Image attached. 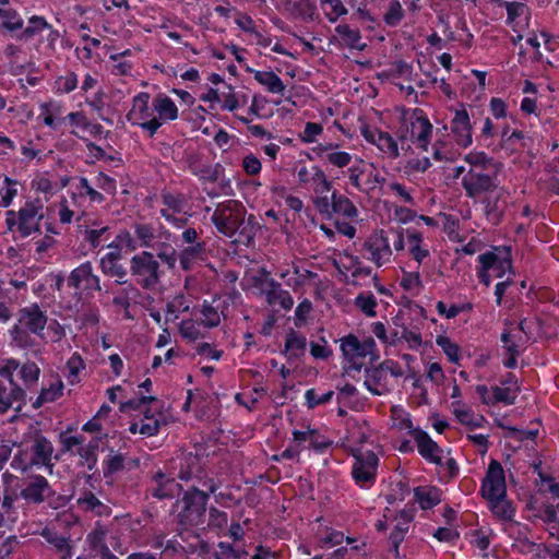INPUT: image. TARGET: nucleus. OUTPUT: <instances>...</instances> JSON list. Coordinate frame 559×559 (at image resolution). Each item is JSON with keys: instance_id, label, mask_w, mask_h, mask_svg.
Segmentation results:
<instances>
[{"instance_id": "obj_1", "label": "nucleus", "mask_w": 559, "mask_h": 559, "mask_svg": "<svg viewBox=\"0 0 559 559\" xmlns=\"http://www.w3.org/2000/svg\"><path fill=\"white\" fill-rule=\"evenodd\" d=\"M212 222L219 233L246 246L253 241L259 229L254 217L250 215L246 218L243 206L234 200L219 204L212 215Z\"/></svg>"}, {"instance_id": "obj_2", "label": "nucleus", "mask_w": 559, "mask_h": 559, "mask_svg": "<svg viewBox=\"0 0 559 559\" xmlns=\"http://www.w3.org/2000/svg\"><path fill=\"white\" fill-rule=\"evenodd\" d=\"M158 260L151 251H142L131 257L130 275L141 288L150 290L159 284L163 272Z\"/></svg>"}, {"instance_id": "obj_3", "label": "nucleus", "mask_w": 559, "mask_h": 559, "mask_svg": "<svg viewBox=\"0 0 559 559\" xmlns=\"http://www.w3.org/2000/svg\"><path fill=\"white\" fill-rule=\"evenodd\" d=\"M209 493L193 487L182 497L183 508L178 514V523L183 526H197L203 522Z\"/></svg>"}, {"instance_id": "obj_4", "label": "nucleus", "mask_w": 559, "mask_h": 559, "mask_svg": "<svg viewBox=\"0 0 559 559\" xmlns=\"http://www.w3.org/2000/svg\"><path fill=\"white\" fill-rule=\"evenodd\" d=\"M134 235L140 247L151 248L156 251V257L169 269H175L177 263V251L167 242L156 241L154 228L147 224H135Z\"/></svg>"}, {"instance_id": "obj_5", "label": "nucleus", "mask_w": 559, "mask_h": 559, "mask_svg": "<svg viewBox=\"0 0 559 559\" xmlns=\"http://www.w3.org/2000/svg\"><path fill=\"white\" fill-rule=\"evenodd\" d=\"M498 167L487 170L468 169L462 178V186L469 198H477L483 193L492 192L497 189Z\"/></svg>"}, {"instance_id": "obj_6", "label": "nucleus", "mask_w": 559, "mask_h": 559, "mask_svg": "<svg viewBox=\"0 0 559 559\" xmlns=\"http://www.w3.org/2000/svg\"><path fill=\"white\" fill-rule=\"evenodd\" d=\"M481 271L479 273L480 281L489 286L492 277L500 278L511 270V259L509 252L504 251L502 255L496 252H486L479 255Z\"/></svg>"}, {"instance_id": "obj_7", "label": "nucleus", "mask_w": 559, "mask_h": 559, "mask_svg": "<svg viewBox=\"0 0 559 559\" xmlns=\"http://www.w3.org/2000/svg\"><path fill=\"white\" fill-rule=\"evenodd\" d=\"M362 249L369 253L367 259L378 267L391 262L392 250L383 230L372 233L362 243Z\"/></svg>"}, {"instance_id": "obj_8", "label": "nucleus", "mask_w": 559, "mask_h": 559, "mask_svg": "<svg viewBox=\"0 0 559 559\" xmlns=\"http://www.w3.org/2000/svg\"><path fill=\"white\" fill-rule=\"evenodd\" d=\"M481 496L485 499L507 496L506 476L502 465L492 460L481 484Z\"/></svg>"}, {"instance_id": "obj_9", "label": "nucleus", "mask_w": 559, "mask_h": 559, "mask_svg": "<svg viewBox=\"0 0 559 559\" xmlns=\"http://www.w3.org/2000/svg\"><path fill=\"white\" fill-rule=\"evenodd\" d=\"M341 342V349L344 358L352 364L350 368L356 370H359L361 367L357 360L369 355L374 346V341L372 338H368L364 343H360L359 340L352 334L343 337Z\"/></svg>"}, {"instance_id": "obj_10", "label": "nucleus", "mask_w": 559, "mask_h": 559, "mask_svg": "<svg viewBox=\"0 0 559 559\" xmlns=\"http://www.w3.org/2000/svg\"><path fill=\"white\" fill-rule=\"evenodd\" d=\"M109 248H112V246H109ZM121 258V249L115 246L114 250L100 259L99 266L105 275L114 277L117 284L124 285L129 280L127 269L120 263Z\"/></svg>"}, {"instance_id": "obj_11", "label": "nucleus", "mask_w": 559, "mask_h": 559, "mask_svg": "<svg viewBox=\"0 0 559 559\" xmlns=\"http://www.w3.org/2000/svg\"><path fill=\"white\" fill-rule=\"evenodd\" d=\"M53 491L48 480L40 475L29 476L20 496L28 503L39 504L51 497Z\"/></svg>"}, {"instance_id": "obj_12", "label": "nucleus", "mask_w": 559, "mask_h": 559, "mask_svg": "<svg viewBox=\"0 0 559 559\" xmlns=\"http://www.w3.org/2000/svg\"><path fill=\"white\" fill-rule=\"evenodd\" d=\"M353 477L357 483H371L374 479L379 459L372 451L355 454Z\"/></svg>"}, {"instance_id": "obj_13", "label": "nucleus", "mask_w": 559, "mask_h": 559, "mask_svg": "<svg viewBox=\"0 0 559 559\" xmlns=\"http://www.w3.org/2000/svg\"><path fill=\"white\" fill-rule=\"evenodd\" d=\"M361 134L371 144H374L381 152L391 158H397L400 155L397 142L393 136L376 128L364 127Z\"/></svg>"}, {"instance_id": "obj_14", "label": "nucleus", "mask_w": 559, "mask_h": 559, "mask_svg": "<svg viewBox=\"0 0 559 559\" xmlns=\"http://www.w3.org/2000/svg\"><path fill=\"white\" fill-rule=\"evenodd\" d=\"M68 284L76 289L83 285L87 290H102L100 280L96 274H94L91 262H85L74 269L70 273Z\"/></svg>"}, {"instance_id": "obj_15", "label": "nucleus", "mask_w": 559, "mask_h": 559, "mask_svg": "<svg viewBox=\"0 0 559 559\" xmlns=\"http://www.w3.org/2000/svg\"><path fill=\"white\" fill-rule=\"evenodd\" d=\"M40 210L41 206H37L34 203H26L19 211L17 229L22 236L26 237L33 233L39 231V221L43 218Z\"/></svg>"}, {"instance_id": "obj_16", "label": "nucleus", "mask_w": 559, "mask_h": 559, "mask_svg": "<svg viewBox=\"0 0 559 559\" xmlns=\"http://www.w3.org/2000/svg\"><path fill=\"white\" fill-rule=\"evenodd\" d=\"M47 323V316L38 305H32L20 311L19 324L34 334L40 335Z\"/></svg>"}, {"instance_id": "obj_17", "label": "nucleus", "mask_w": 559, "mask_h": 559, "mask_svg": "<svg viewBox=\"0 0 559 559\" xmlns=\"http://www.w3.org/2000/svg\"><path fill=\"white\" fill-rule=\"evenodd\" d=\"M32 463L43 465L51 472L53 464L51 463L53 454L52 443L41 435H35L31 447Z\"/></svg>"}, {"instance_id": "obj_18", "label": "nucleus", "mask_w": 559, "mask_h": 559, "mask_svg": "<svg viewBox=\"0 0 559 559\" xmlns=\"http://www.w3.org/2000/svg\"><path fill=\"white\" fill-rule=\"evenodd\" d=\"M451 130L460 146L467 147L472 144V126L468 114L465 109L456 110L452 119Z\"/></svg>"}, {"instance_id": "obj_19", "label": "nucleus", "mask_w": 559, "mask_h": 559, "mask_svg": "<svg viewBox=\"0 0 559 559\" xmlns=\"http://www.w3.org/2000/svg\"><path fill=\"white\" fill-rule=\"evenodd\" d=\"M414 439L417 443V448L419 453L427 460L432 463L440 464L441 463V449L435 442L428 433L421 430H417L414 432Z\"/></svg>"}, {"instance_id": "obj_20", "label": "nucleus", "mask_w": 559, "mask_h": 559, "mask_svg": "<svg viewBox=\"0 0 559 559\" xmlns=\"http://www.w3.org/2000/svg\"><path fill=\"white\" fill-rule=\"evenodd\" d=\"M107 530L103 526H96L88 535L87 540L92 549L97 551L104 559H118L111 554L107 544Z\"/></svg>"}, {"instance_id": "obj_21", "label": "nucleus", "mask_w": 559, "mask_h": 559, "mask_svg": "<svg viewBox=\"0 0 559 559\" xmlns=\"http://www.w3.org/2000/svg\"><path fill=\"white\" fill-rule=\"evenodd\" d=\"M266 301L269 305L280 304L285 310L293 307L294 300L288 292L281 288V284L274 280L267 282V288L265 289Z\"/></svg>"}, {"instance_id": "obj_22", "label": "nucleus", "mask_w": 559, "mask_h": 559, "mask_svg": "<svg viewBox=\"0 0 559 559\" xmlns=\"http://www.w3.org/2000/svg\"><path fill=\"white\" fill-rule=\"evenodd\" d=\"M335 32L340 37V43L346 47L364 50L366 44L361 41L358 28H352L347 24H340L335 27Z\"/></svg>"}, {"instance_id": "obj_23", "label": "nucleus", "mask_w": 559, "mask_h": 559, "mask_svg": "<svg viewBox=\"0 0 559 559\" xmlns=\"http://www.w3.org/2000/svg\"><path fill=\"white\" fill-rule=\"evenodd\" d=\"M432 126L425 117H416L411 122V135L416 139L423 150H427L431 136Z\"/></svg>"}, {"instance_id": "obj_24", "label": "nucleus", "mask_w": 559, "mask_h": 559, "mask_svg": "<svg viewBox=\"0 0 559 559\" xmlns=\"http://www.w3.org/2000/svg\"><path fill=\"white\" fill-rule=\"evenodd\" d=\"M285 9L296 19L312 21L316 12V5L311 0H287Z\"/></svg>"}, {"instance_id": "obj_25", "label": "nucleus", "mask_w": 559, "mask_h": 559, "mask_svg": "<svg viewBox=\"0 0 559 559\" xmlns=\"http://www.w3.org/2000/svg\"><path fill=\"white\" fill-rule=\"evenodd\" d=\"M205 253V243L197 242L185 248L179 254V262L185 271H189L195 261L203 260Z\"/></svg>"}, {"instance_id": "obj_26", "label": "nucleus", "mask_w": 559, "mask_h": 559, "mask_svg": "<svg viewBox=\"0 0 559 559\" xmlns=\"http://www.w3.org/2000/svg\"><path fill=\"white\" fill-rule=\"evenodd\" d=\"M254 79L271 93L283 94L285 91L284 83L273 71H255Z\"/></svg>"}, {"instance_id": "obj_27", "label": "nucleus", "mask_w": 559, "mask_h": 559, "mask_svg": "<svg viewBox=\"0 0 559 559\" xmlns=\"http://www.w3.org/2000/svg\"><path fill=\"white\" fill-rule=\"evenodd\" d=\"M307 341L305 336L297 334L292 331L286 336L285 353L288 354L289 358H298L305 354Z\"/></svg>"}, {"instance_id": "obj_28", "label": "nucleus", "mask_w": 559, "mask_h": 559, "mask_svg": "<svg viewBox=\"0 0 559 559\" xmlns=\"http://www.w3.org/2000/svg\"><path fill=\"white\" fill-rule=\"evenodd\" d=\"M332 212L348 218L356 217L358 214L354 203L348 198L337 194L336 192L332 193Z\"/></svg>"}, {"instance_id": "obj_29", "label": "nucleus", "mask_w": 559, "mask_h": 559, "mask_svg": "<svg viewBox=\"0 0 559 559\" xmlns=\"http://www.w3.org/2000/svg\"><path fill=\"white\" fill-rule=\"evenodd\" d=\"M485 204V214L489 222L492 224H498L503 215V204L500 202V195L489 194L484 200Z\"/></svg>"}, {"instance_id": "obj_30", "label": "nucleus", "mask_w": 559, "mask_h": 559, "mask_svg": "<svg viewBox=\"0 0 559 559\" xmlns=\"http://www.w3.org/2000/svg\"><path fill=\"white\" fill-rule=\"evenodd\" d=\"M154 108L162 120H175L178 116L176 104L167 96H158L154 99Z\"/></svg>"}, {"instance_id": "obj_31", "label": "nucleus", "mask_w": 559, "mask_h": 559, "mask_svg": "<svg viewBox=\"0 0 559 559\" xmlns=\"http://www.w3.org/2000/svg\"><path fill=\"white\" fill-rule=\"evenodd\" d=\"M464 159L469 165V169L487 170L488 168L500 166L499 163H495L492 158L483 152H471L465 155Z\"/></svg>"}, {"instance_id": "obj_32", "label": "nucleus", "mask_w": 559, "mask_h": 559, "mask_svg": "<svg viewBox=\"0 0 559 559\" xmlns=\"http://www.w3.org/2000/svg\"><path fill=\"white\" fill-rule=\"evenodd\" d=\"M24 396L25 392L17 385L12 386L11 392L0 385V413L7 412L13 406L14 402L23 401Z\"/></svg>"}, {"instance_id": "obj_33", "label": "nucleus", "mask_w": 559, "mask_h": 559, "mask_svg": "<svg viewBox=\"0 0 559 559\" xmlns=\"http://www.w3.org/2000/svg\"><path fill=\"white\" fill-rule=\"evenodd\" d=\"M414 495L421 509H430L441 501L440 492L436 488L418 487L415 489Z\"/></svg>"}, {"instance_id": "obj_34", "label": "nucleus", "mask_w": 559, "mask_h": 559, "mask_svg": "<svg viewBox=\"0 0 559 559\" xmlns=\"http://www.w3.org/2000/svg\"><path fill=\"white\" fill-rule=\"evenodd\" d=\"M63 390V383L60 380H57L56 382L51 383L49 388H44L37 397V400L34 402L33 406L35 408L40 407L45 403L53 402L59 396L62 395Z\"/></svg>"}, {"instance_id": "obj_35", "label": "nucleus", "mask_w": 559, "mask_h": 559, "mask_svg": "<svg viewBox=\"0 0 559 559\" xmlns=\"http://www.w3.org/2000/svg\"><path fill=\"white\" fill-rule=\"evenodd\" d=\"M78 506L84 511H93L98 515H102L107 510V507L91 491L83 492L78 499Z\"/></svg>"}, {"instance_id": "obj_36", "label": "nucleus", "mask_w": 559, "mask_h": 559, "mask_svg": "<svg viewBox=\"0 0 559 559\" xmlns=\"http://www.w3.org/2000/svg\"><path fill=\"white\" fill-rule=\"evenodd\" d=\"M333 145L320 146V153H325V159L335 167L343 168L352 162L350 154L346 152L330 151Z\"/></svg>"}, {"instance_id": "obj_37", "label": "nucleus", "mask_w": 559, "mask_h": 559, "mask_svg": "<svg viewBox=\"0 0 559 559\" xmlns=\"http://www.w3.org/2000/svg\"><path fill=\"white\" fill-rule=\"evenodd\" d=\"M158 417H162V414H158ZM163 425H166L164 419L156 418L154 414L150 413V411H145L139 432L146 436H155Z\"/></svg>"}, {"instance_id": "obj_38", "label": "nucleus", "mask_w": 559, "mask_h": 559, "mask_svg": "<svg viewBox=\"0 0 559 559\" xmlns=\"http://www.w3.org/2000/svg\"><path fill=\"white\" fill-rule=\"evenodd\" d=\"M148 98L147 93H141L133 99V107L130 116L134 117L136 122L147 119L151 115L148 112Z\"/></svg>"}, {"instance_id": "obj_39", "label": "nucleus", "mask_w": 559, "mask_h": 559, "mask_svg": "<svg viewBox=\"0 0 559 559\" xmlns=\"http://www.w3.org/2000/svg\"><path fill=\"white\" fill-rule=\"evenodd\" d=\"M489 502L492 513L503 520H510L513 514L511 504L506 497L486 499Z\"/></svg>"}, {"instance_id": "obj_40", "label": "nucleus", "mask_w": 559, "mask_h": 559, "mask_svg": "<svg viewBox=\"0 0 559 559\" xmlns=\"http://www.w3.org/2000/svg\"><path fill=\"white\" fill-rule=\"evenodd\" d=\"M519 388L514 386H495L492 389V404L493 403H504L507 405H512L515 402L516 393Z\"/></svg>"}, {"instance_id": "obj_41", "label": "nucleus", "mask_w": 559, "mask_h": 559, "mask_svg": "<svg viewBox=\"0 0 559 559\" xmlns=\"http://www.w3.org/2000/svg\"><path fill=\"white\" fill-rule=\"evenodd\" d=\"M189 310V305L183 295H177L173 300L166 305V322L174 321L178 318L180 311L186 312Z\"/></svg>"}, {"instance_id": "obj_42", "label": "nucleus", "mask_w": 559, "mask_h": 559, "mask_svg": "<svg viewBox=\"0 0 559 559\" xmlns=\"http://www.w3.org/2000/svg\"><path fill=\"white\" fill-rule=\"evenodd\" d=\"M16 185L15 180L4 177L3 186L0 189V206L8 207L12 203V200L17 194Z\"/></svg>"}, {"instance_id": "obj_43", "label": "nucleus", "mask_w": 559, "mask_h": 559, "mask_svg": "<svg viewBox=\"0 0 559 559\" xmlns=\"http://www.w3.org/2000/svg\"><path fill=\"white\" fill-rule=\"evenodd\" d=\"M436 343L440 346L443 353L448 356L451 362H457L460 359V348L459 346L451 342V340L445 335L437 336Z\"/></svg>"}, {"instance_id": "obj_44", "label": "nucleus", "mask_w": 559, "mask_h": 559, "mask_svg": "<svg viewBox=\"0 0 559 559\" xmlns=\"http://www.w3.org/2000/svg\"><path fill=\"white\" fill-rule=\"evenodd\" d=\"M181 336L190 342H195L202 336L197 322L193 320H183L179 325Z\"/></svg>"}, {"instance_id": "obj_45", "label": "nucleus", "mask_w": 559, "mask_h": 559, "mask_svg": "<svg viewBox=\"0 0 559 559\" xmlns=\"http://www.w3.org/2000/svg\"><path fill=\"white\" fill-rule=\"evenodd\" d=\"M355 305L368 317L376 316L377 301L373 295H359L355 300Z\"/></svg>"}, {"instance_id": "obj_46", "label": "nucleus", "mask_w": 559, "mask_h": 559, "mask_svg": "<svg viewBox=\"0 0 559 559\" xmlns=\"http://www.w3.org/2000/svg\"><path fill=\"white\" fill-rule=\"evenodd\" d=\"M408 240L412 243L411 253L413 258L420 263L429 254L428 250L421 248L419 245L421 241V235L418 233L411 234L408 236Z\"/></svg>"}, {"instance_id": "obj_47", "label": "nucleus", "mask_w": 559, "mask_h": 559, "mask_svg": "<svg viewBox=\"0 0 559 559\" xmlns=\"http://www.w3.org/2000/svg\"><path fill=\"white\" fill-rule=\"evenodd\" d=\"M202 324L206 328L217 326L221 322V317L217 310L211 305L203 306L202 310Z\"/></svg>"}, {"instance_id": "obj_48", "label": "nucleus", "mask_w": 559, "mask_h": 559, "mask_svg": "<svg viewBox=\"0 0 559 559\" xmlns=\"http://www.w3.org/2000/svg\"><path fill=\"white\" fill-rule=\"evenodd\" d=\"M20 373L25 383L34 384L38 381L40 369L35 362H26L21 367Z\"/></svg>"}, {"instance_id": "obj_49", "label": "nucleus", "mask_w": 559, "mask_h": 559, "mask_svg": "<svg viewBox=\"0 0 559 559\" xmlns=\"http://www.w3.org/2000/svg\"><path fill=\"white\" fill-rule=\"evenodd\" d=\"M506 325L508 326V330H511L512 334V343L508 345V352H512L513 354H520V347L524 344H526V340L524 337V334L519 331V326L514 328L512 323L507 322Z\"/></svg>"}, {"instance_id": "obj_50", "label": "nucleus", "mask_w": 559, "mask_h": 559, "mask_svg": "<svg viewBox=\"0 0 559 559\" xmlns=\"http://www.w3.org/2000/svg\"><path fill=\"white\" fill-rule=\"evenodd\" d=\"M333 394V391H328L326 393L319 396L314 389H310L306 392L305 396L308 407L314 408L320 404L328 403L332 399Z\"/></svg>"}, {"instance_id": "obj_51", "label": "nucleus", "mask_w": 559, "mask_h": 559, "mask_svg": "<svg viewBox=\"0 0 559 559\" xmlns=\"http://www.w3.org/2000/svg\"><path fill=\"white\" fill-rule=\"evenodd\" d=\"M98 441H99V438L91 441L87 445L82 447L79 450L80 456L86 461L90 469L94 466V464L96 462L95 452L98 449Z\"/></svg>"}, {"instance_id": "obj_52", "label": "nucleus", "mask_w": 559, "mask_h": 559, "mask_svg": "<svg viewBox=\"0 0 559 559\" xmlns=\"http://www.w3.org/2000/svg\"><path fill=\"white\" fill-rule=\"evenodd\" d=\"M11 466L13 469L21 471L24 473L31 469L33 466H35V464L32 463V457H27L26 452L20 450L19 453L14 455L11 462Z\"/></svg>"}, {"instance_id": "obj_53", "label": "nucleus", "mask_w": 559, "mask_h": 559, "mask_svg": "<svg viewBox=\"0 0 559 559\" xmlns=\"http://www.w3.org/2000/svg\"><path fill=\"white\" fill-rule=\"evenodd\" d=\"M69 369L70 383H75L79 372L84 369L85 365L80 355L74 354L67 362Z\"/></svg>"}, {"instance_id": "obj_54", "label": "nucleus", "mask_w": 559, "mask_h": 559, "mask_svg": "<svg viewBox=\"0 0 559 559\" xmlns=\"http://www.w3.org/2000/svg\"><path fill=\"white\" fill-rule=\"evenodd\" d=\"M177 486L174 480L156 484V487L152 489V496L158 499L170 498L174 493L173 487Z\"/></svg>"}, {"instance_id": "obj_55", "label": "nucleus", "mask_w": 559, "mask_h": 559, "mask_svg": "<svg viewBox=\"0 0 559 559\" xmlns=\"http://www.w3.org/2000/svg\"><path fill=\"white\" fill-rule=\"evenodd\" d=\"M20 367L17 360L10 358L0 361V376L9 379L12 386L16 385L13 381V372Z\"/></svg>"}, {"instance_id": "obj_56", "label": "nucleus", "mask_w": 559, "mask_h": 559, "mask_svg": "<svg viewBox=\"0 0 559 559\" xmlns=\"http://www.w3.org/2000/svg\"><path fill=\"white\" fill-rule=\"evenodd\" d=\"M403 17V10L397 1L391 3L389 11L384 14V21L388 25H396Z\"/></svg>"}, {"instance_id": "obj_57", "label": "nucleus", "mask_w": 559, "mask_h": 559, "mask_svg": "<svg viewBox=\"0 0 559 559\" xmlns=\"http://www.w3.org/2000/svg\"><path fill=\"white\" fill-rule=\"evenodd\" d=\"M11 334L17 346L27 347L32 345V340L28 333L20 324L13 326Z\"/></svg>"}, {"instance_id": "obj_58", "label": "nucleus", "mask_w": 559, "mask_h": 559, "mask_svg": "<svg viewBox=\"0 0 559 559\" xmlns=\"http://www.w3.org/2000/svg\"><path fill=\"white\" fill-rule=\"evenodd\" d=\"M323 128L320 123L316 122H307L304 134L301 135V140L305 143H312L316 140V136L321 134Z\"/></svg>"}, {"instance_id": "obj_59", "label": "nucleus", "mask_w": 559, "mask_h": 559, "mask_svg": "<svg viewBox=\"0 0 559 559\" xmlns=\"http://www.w3.org/2000/svg\"><path fill=\"white\" fill-rule=\"evenodd\" d=\"M96 185L108 194L114 195L116 193V181L104 173L98 174Z\"/></svg>"}, {"instance_id": "obj_60", "label": "nucleus", "mask_w": 559, "mask_h": 559, "mask_svg": "<svg viewBox=\"0 0 559 559\" xmlns=\"http://www.w3.org/2000/svg\"><path fill=\"white\" fill-rule=\"evenodd\" d=\"M163 203L174 212L179 213L183 206V200L180 195H175L173 193H163L162 195Z\"/></svg>"}, {"instance_id": "obj_61", "label": "nucleus", "mask_w": 559, "mask_h": 559, "mask_svg": "<svg viewBox=\"0 0 559 559\" xmlns=\"http://www.w3.org/2000/svg\"><path fill=\"white\" fill-rule=\"evenodd\" d=\"M314 178H317L314 181L317 185L314 188L316 193L323 194L331 190L332 183L328 180L325 174L321 169L316 170Z\"/></svg>"}, {"instance_id": "obj_62", "label": "nucleus", "mask_w": 559, "mask_h": 559, "mask_svg": "<svg viewBox=\"0 0 559 559\" xmlns=\"http://www.w3.org/2000/svg\"><path fill=\"white\" fill-rule=\"evenodd\" d=\"M227 524V514L215 508L210 509L209 526L222 528Z\"/></svg>"}, {"instance_id": "obj_63", "label": "nucleus", "mask_w": 559, "mask_h": 559, "mask_svg": "<svg viewBox=\"0 0 559 559\" xmlns=\"http://www.w3.org/2000/svg\"><path fill=\"white\" fill-rule=\"evenodd\" d=\"M156 397L154 396H142L140 399L129 400L120 405L121 412H127L128 409H140L142 405L147 404L148 402H155Z\"/></svg>"}, {"instance_id": "obj_64", "label": "nucleus", "mask_w": 559, "mask_h": 559, "mask_svg": "<svg viewBox=\"0 0 559 559\" xmlns=\"http://www.w3.org/2000/svg\"><path fill=\"white\" fill-rule=\"evenodd\" d=\"M242 167L248 175H257L261 170V163L254 155H248L242 160Z\"/></svg>"}]
</instances>
